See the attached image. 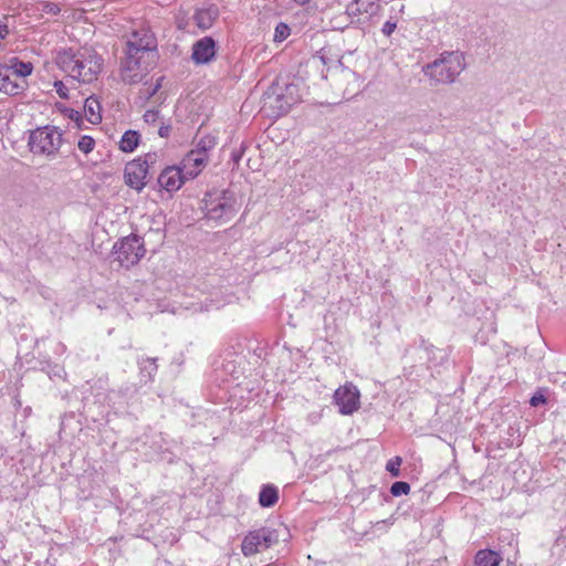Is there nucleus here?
I'll return each instance as SVG.
<instances>
[{"instance_id": "nucleus-12", "label": "nucleus", "mask_w": 566, "mask_h": 566, "mask_svg": "<svg viewBox=\"0 0 566 566\" xmlns=\"http://www.w3.org/2000/svg\"><path fill=\"white\" fill-rule=\"evenodd\" d=\"M216 56V41L211 36H205L192 45L191 59L196 64H207Z\"/></svg>"}, {"instance_id": "nucleus-27", "label": "nucleus", "mask_w": 566, "mask_h": 566, "mask_svg": "<svg viewBox=\"0 0 566 566\" xmlns=\"http://www.w3.org/2000/svg\"><path fill=\"white\" fill-rule=\"evenodd\" d=\"M159 155L157 153H147L143 158H138L137 160L143 166H146V170L148 171L150 167H153L158 161Z\"/></svg>"}, {"instance_id": "nucleus-35", "label": "nucleus", "mask_w": 566, "mask_h": 566, "mask_svg": "<svg viewBox=\"0 0 566 566\" xmlns=\"http://www.w3.org/2000/svg\"><path fill=\"white\" fill-rule=\"evenodd\" d=\"M9 33L8 27L0 21V40L4 39Z\"/></svg>"}, {"instance_id": "nucleus-9", "label": "nucleus", "mask_w": 566, "mask_h": 566, "mask_svg": "<svg viewBox=\"0 0 566 566\" xmlns=\"http://www.w3.org/2000/svg\"><path fill=\"white\" fill-rule=\"evenodd\" d=\"M197 177V171H184L182 167H166L158 177V184L167 191H177L186 180Z\"/></svg>"}, {"instance_id": "nucleus-20", "label": "nucleus", "mask_w": 566, "mask_h": 566, "mask_svg": "<svg viewBox=\"0 0 566 566\" xmlns=\"http://www.w3.org/2000/svg\"><path fill=\"white\" fill-rule=\"evenodd\" d=\"M139 143V135L136 130H127L119 140V149L125 153H132Z\"/></svg>"}, {"instance_id": "nucleus-22", "label": "nucleus", "mask_w": 566, "mask_h": 566, "mask_svg": "<svg viewBox=\"0 0 566 566\" xmlns=\"http://www.w3.org/2000/svg\"><path fill=\"white\" fill-rule=\"evenodd\" d=\"M163 80L164 77L160 76L156 80L155 84H148L147 82H145L143 84V87L139 90L138 98L143 102L149 101L161 87Z\"/></svg>"}, {"instance_id": "nucleus-24", "label": "nucleus", "mask_w": 566, "mask_h": 566, "mask_svg": "<svg viewBox=\"0 0 566 566\" xmlns=\"http://www.w3.org/2000/svg\"><path fill=\"white\" fill-rule=\"evenodd\" d=\"M335 74L337 75V80L338 82H356L357 78H356V74L348 70V69H343V67H339L335 71ZM338 85L340 86V83H338Z\"/></svg>"}, {"instance_id": "nucleus-33", "label": "nucleus", "mask_w": 566, "mask_h": 566, "mask_svg": "<svg viewBox=\"0 0 566 566\" xmlns=\"http://www.w3.org/2000/svg\"><path fill=\"white\" fill-rule=\"evenodd\" d=\"M170 129H171V128H170V126H169V125H164V124H163V125L159 127V129H158V135H159L160 137H164V138H165V137H168V136H169V134H170Z\"/></svg>"}, {"instance_id": "nucleus-34", "label": "nucleus", "mask_w": 566, "mask_h": 566, "mask_svg": "<svg viewBox=\"0 0 566 566\" xmlns=\"http://www.w3.org/2000/svg\"><path fill=\"white\" fill-rule=\"evenodd\" d=\"M243 153V147L239 151H232L231 158L234 161V164H239Z\"/></svg>"}, {"instance_id": "nucleus-16", "label": "nucleus", "mask_w": 566, "mask_h": 566, "mask_svg": "<svg viewBox=\"0 0 566 566\" xmlns=\"http://www.w3.org/2000/svg\"><path fill=\"white\" fill-rule=\"evenodd\" d=\"M139 366V381L147 384L154 379L157 373V365L155 358H143L138 360Z\"/></svg>"}, {"instance_id": "nucleus-38", "label": "nucleus", "mask_w": 566, "mask_h": 566, "mask_svg": "<svg viewBox=\"0 0 566 566\" xmlns=\"http://www.w3.org/2000/svg\"><path fill=\"white\" fill-rule=\"evenodd\" d=\"M311 0H295V2L300 6H305L310 2Z\"/></svg>"}, {"instance_id": "nucleus-10", "label": "nucleus", "mask_w": 566, "mask_h": 566, "mask_svg": "<svg viewBox=\"0 0 566 566\" xmlns=\"http://www.w3.org/2000/svg\"><path fill=\"white\" fill-rule=\"evenodd\" d=\"M359 391L353 384H346L334 392V401L343 415H352L359 407Z\"/></svg>"}, {"instance_id": "nucleus-3", "label": "nucleus", "mask_w": 566, "mask_h": 566, "mask_svg": "<svg viewBox=\"0 0 566 566\" xmlns=\"http://www.w3.org/2000/svg\"><path fill=\"white\" fill-rule=\"evenodd\" d=\"M465 69L463 53L443 52L437 60L423 67V73L433 84H451Z\"/></svg>"}, {"instance_id": "nucleus-26", "label": "nucleus", "mask_w": 566, "mask_h": 566, "mask_svg": "<svg viewBox=\"0 0 566 566\" xmlns=\"http://www.w3.org/2000/svg\"><path fill=\"white\" fill-rule=\"evenodd\" d=\"M290 28L287 24L281 22L276 25L275 32H274V41L275 42H282L290 35Z\"/></svg>"}, {"instance_id": "nucleus-7", "label": "nucleus", "mask_w": 566, "mask_h": 566, "mask_svg": "<svg viewBox=\"0 0 566 566\" xmlns=\"http://www.w3.org/2000/svg\"><path fill=\"white\" fill-rule=\"evenodd\" d=\"M146 250L143 239L139 235L130 234L116 242L113 248L115 261L123 268H130L138 263Z\"/></svg>"}, {"instance_id": "nucleus-1", "label": "nucleus", "mask_w": 566, "mask_h": 566, "mask_svg": "<svg viewBox=\"0 0 566 566\" xmlns=\"http://www.w3.org/2000/svg\"><path fill=\"white\" fill-rule=\"evenodd\" d=\"M155 36L148 30H137L127 41L126 56L120 64V76L125 83L137 84L153 69L158 57Z\"/></svg>"}, {"instance_id": "nucleus-4", "label": "nucleus", "mask_w": 566, "mask_h": 566, "mask_svg": "<svg viewBox=\"0 0 566 566\" xmlns=\"http://www.w3.org/2000/svg\"><path fill=\"white\" fill-rule=\"evenodd\" d=\"M298 99L295 84L281 85L275 82L263 94L261 111L269 117L277 118L287 114Z\"/></svg>"}, {"instance_id": "nucleus-21", "label": "nucleus", "mask_w": 566, "mask_h": 566, "mask_svg": "<svg viewBox=\"0 0 566 566\" xmlns=\"http://www.w3.org/2000/svg\"><path fill=\"white\" fill-rule=\"evenodd\" d=\"M10 62L11 64H9L8 67L11 69V71L14 72V75H18L20 78L25 80V77L32 73V63L22 62L17 59H12Z\"/></svg>"}, {"instance_id": "nucleus-39", "label": "nucleus", "mask_w": 566, "mask_h": 566, "mask_svg": "<svg viewBox=\"0 0 566 566\" xmlns=\"http://www.w3.org/2000/svg\"><path fill=\"white\" fill-rule=\"evenodd\" d=\"M395 29H396V24L391 23V27H390L391 33L395 31Z\"/></svg>"}, {"instance_id": "nucleus-5", "label": "nucleus", "mask_w": 566, "mask_h": 566, "mask_svg": "<svg viewBox=\"0 0 566 566\" xmlns=\"http://www.w3.org/2000/svg\"><path fill=\"white\" fill-rule=\"evenodd\" d=\"M203 203L206 217L216 221L231 220L239 210L235 193L230 190L208 192Z\"/></svg>"}, {"instance_id": "nucleus-31", "label": "nucleus", "mask_w": 566, "mask_h": 566, "mask_svg": "<svg viewBox=\"0 0 566 566\" xmlns=\"http://www.w3.org/2000/svg\"><path fill=\"white\" fill-rule=\"evenodd\" d=\"M54 87L61 98H67V87L63 84V82L56 81L54 83Z\"/></svg>"}, {"instance_id": "nucleus-6", "label": "nucleus", "mask_w": 566, "mask_h": 566, "mask_svg": "<svg viewBox=\"0 0 566 566\" xmlns=\"http://www.w3.org/2000/svg\"><path fill=\"white\" fill-rule=\"evenodd\" d=\"M29 147L33 154L54 157L62 145V133L54 126H44L31 132Z\"/></svg>"}, {"instance_id": "nucleus-28", "label": "nucleus", "mask_w": 566, "mask_h": 566, "mask_svg": "<svg viewBox=\"0 0 566 566\" xmlns=\"http://www.w3.org/2000/svg\"><path fill=\"white\" fill-rule=\"evenodd\" d=\"M39 10L48 14L56 15L60 12V7L56 3L44 1L39 3Z\"/></svg>"}, {"instance_id": "nucleus-36", "label": "nucleus", "mask_w": 566, "mask_h": 566, "mask_svg": "<svg viewBox=\"0 0 566 566\" xmlns=\"http://www.w3.org/2000/svg\"><path fill=\"white\" fill-rule=\"evenodd\" d=\"M382 32L386 34V35H389V20H387L386 22H384L382 24Z\"/></svg>"}, {"instance_id": "nucleus-17", "label": "nucleus", "mask_w": 566, "mask_h": 566, "mask_svg": "<svg viewBox=\"0 0 566 566\" xmlns=\"http://www.w3.org/2000/svg\"><path fill=\"white\" fill-rule=\"evenodd\" d=\"M501 562V555L491 549H481L474 557V566H499Z\"/></svg>"}, {"instance_id": "nucleus-18", "label": "nucleus", "mask_w": 566, "mask_h": 566, "mask_svg": "<svg viewBox=\"0 0 566 566\" xmlns=\"http://www.w3.org/2000/svg\"><path fill=\"white\" fill-rule=\"evenodd\" d=\"M279 500V490L272 484L263 485L259 494V503L262 507H272Z\"/></svg>"}, {"instance_id": "nucleus-2", "label": "nucleus", "mask_w": 566, "mask_h": 566, "mask_svg": "<svg viewBox=\"0 0 566 566\" xmlns=\"http://www.w3.org/2000/svg\"><path fill=\"white\" fill-rule=\"evenodd\" d=\"M56 64L73 80L92 83L102 71L103 59L95 50L82 48L76 52H61L56 57Z\"/></svg>"}, {"instance_id": "nucleus-15", "label": "nucleus", "mask_w": 566, "mask_h": 566, "mask_svg": "<svg viewBox=\"0 0 566 566\" xmlns=\"http://www.w3.org/2000/svg\"><path fill=\"white\" fill-rule=\"evenodd\" d=\"M207 161L206 155L199 150H191L182 160L184 171H197V176L205 167Z\"/></svg>"}, {"instance_id": "nucleus-19", "label": "nucleus", "mask_w": 566, "mask_h": 566, "mask_svg": "<svg viewBox=\"0 0 566 566\" xmlns=\"http://www.w3.org/2000/svg\"><path fill=\"white\" fill-rule=\"evenodd\" d=\"M84 111L87 117V120L92 124H98L102 120L101 116V105L99 102L94 97H88L84 103Z\"/></svg>"}, {"instance_id": "nucleus-29", "label": "nucleus", "mask_w": 566, "mask_h": 566, "mask_svg": "<svg viewBox=\"0 0 566 566\" xmlns=\"http://www.w3.org/2000/svg\"><path fill=\"white\" fill-rule=\"evenodd\" d=\"M159 117V112L149 109L144 114V119L148 124H155Z\"/></svg>"}, {"instance_id": "nucleus-11", "label": "nucleus", "mask_w": 566, "mask_h": 566, "mask_svg": "<svg viewBox=\"0 0 566 566\" xmlns=\"http://www.w3.org/2000/svg\"><path fill=\"white\" fill-rule=\"evenodd\" d=\"M27 87V81L14 75L8 65H0V92L14 96L22 93Z\"/></svg>"}, {"instance_id": "nucleus-25", "label": "nucleus", "mask_w": 566, "mask_h": 566, "mask_svg": "<svg viewBox=\"0 0 566 566\" xmlns=\"http://www.w3.org/2000/svg\"><path fill=\"white\" fill-rule=\"evenodd\" d=\"M94 146L95 140L87 135L82 136L77 143L78 149L84 154L91 153L94 149Z\"/></svg>"}, {"instance_id": "nucleus-8", "label": "nucleus", "mask_w": 566, "mask_h": 566, "mask_svg": "<svg viewBox=\"0 0 566 566\" xmlns=\"http://www.w3.org/2000/svg\"><path fill=\"white\" fill-rule=\"evenodd\" d=\"M277 542L276 532L268 527H262L245 535L241 548L244 556H252L263 552Z\"/></svg>"}, {"instance_id": "nucleus-30", "label": "nucleus", "mask_w": 566, "mask_h": 566, "mask_svg": "<svg viewBox=\"0 0 566 566\" xmlns=\"http://www.w3.org/2000/svg\"><path fill=\"white\" fill-rule=\"evenodd\" d=\"M400 464L401 458L396 457L394 460H391V478H398L400 475Z\"/></svg>"}, {"instance_id": "nucleus-23", "label": "nucleus", "mask_w": 566, "mask_h": 566, "mask_svg": "<svg viewBox=\"0 0 566 566\" xmlns=\"http://www.w3.org/2000/svg\"><path fill=\"white\" fill-rule=\"evenodd\" d=\"M410 492V484L405 481L391 483V496L407 495Z\"/></svg>"}, {"instance_id": "nucleus-37", "label": "nucleus", "mask_w": 566, "mask_h": 566, "mask_svg": "<svg viewBox=\"0 0 566 566\" xmlns=\"http://www.w3.org/2000/svg\"><path fill=\"white\" fill-rule=\"evenodd\" d=\"M352 95H353V92H348L347 88L343 90V97L344 98H349V97H352Z\"/></svg>"}, {"instance_id": "nucleus-13", "label": "nucleus", "mask_w": 566, "mask_h": 566, "mask_svg": "<svg viewBox=\"0 0 566 566\" xmlns=\"http://www.w3.org/2000/svg\"><path fill=\"white\" fill-rule=\"evenodd\" d=\"M147 175L146 166H143V164H139V161L135 159L125 167V184L137 191H142L146 185L145 179Z\"/></svg>"}, {"instance_id": "nucleus-14", "label": "nucleus", "mask_w": 566, "mask_h": 566, "mask_svg": "<svg viewBox=\"0 0 566 566\" xmlns=\"http://www.w3.org/2000/svg\"><path fill=\"white\" fill-rule=\"evenodd\" d=\"M220 12L219 8L214 4L209 6L208 8L198 9L193 14V20L197 27L201 30L210 29L214 21L218 19Z\"/></svg>"}, {"instance_id": "nucleus-40", "label": "nucleus", "mask_w": 566, "mask_h": 566, "mask_svg": "<svg viewBox=\"0 0 566 566\" xmlns=\"http://www.w3.org/2000/svg\"><path fill=\"white\" fill-rule=\"evenodd\" d=\"M385 470L389 471V461L385 464Z\"/></svg>"}, {"instance_id": "nucleus-32", "label": "nucleus", "mask_w": 566, "mask_h": 566, "mask_svg": "<svg viewBox=\"0 0 566 566\" xmlns=\"http://www.w3.org/2000/svg\"><path fill=\"white\" fill-rule=\"evenodd\" d=\"M545 401H546V398L542 394H537L531 398L530 403H531V406L536 407L541 403H545Z\"/></svg>"}]
</instances>
